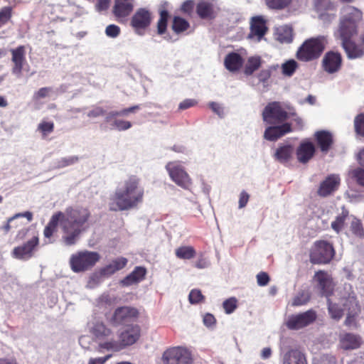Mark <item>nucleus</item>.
I'll return each instance as SVG.
<instances>
[{
    "label": "nucleus",
    "mask_w": 364,
    "mask_h": 364,
    "mask_svg": "<svg viewBox=\"0 0 364 364\" xmlns=\"http://www.w3.org/2000/svg\"><path fill=\"white\" fill-rule=\"evenodd\" d=\"M144 188L141 180L135 175L129 176L121 188L115 191L110 198L109 208L112 211H124L136 208L144 201Z\"/></svg>",
    "instance_id": "f257e3e1"
},
{
    "label": "nucleus",
    "mask_w": 364,
    "mask_h": 364,
    "mask_svg": "<svg viewBox=\"0 0 364 364\" xmlns=\"http://www.w3.org/2000/svg\"><path fill=\"white\" fill-rule=\"evenodd\" d=\"M62 219V230L67 235L63 237L65 245L70 246L76 240L83 230L84 225L90 218V212L86 208H68Z\"/></svg>",
    "instance_id": "f03ea898"
},
{
    "label": "nucleus",
    "mask_w": 364,
    "mask_h": 364,
    "mask_svg": "<svg viewBox=\"0 0 364 364\" xmlns=\"http://www.w3.org/2000/svg\"><path fill=\"white\" fill-rule=\"evenodd\" d=\"M362 18V13L353 6H348L340 19L338 33L341 42L350 40L358 33V25Z\"/></svg>",
    "instance_id": "7ed1b4c3"
},
{
    "label": "nucleus",
    "mask_w": 364,
    "mask_h": 364,
    "mask_svg": "<svg viewBox=\"0 0 364 364\" xmlns=\"http://www.w3.org/2000/svg\"><path fill=\"white\" fill-rule=\"evenodd\" d=\"M327 44L325 36H319L316 38H310L306 40L298 48L296 57L303 62H309L318 59Z\"/></svg>",
    "instance_id": "20e7f679"
},
{
    "label": "nucleus",
    "mask_w": 364,
    "mask_h": 364,
    "mask_svg": "<svg viewBox=\"0 0 364 364\" xmlns=\"http://www.w3.org/2000/svg\"><path fill=\"white\" fill-rule=\"evenodd\" d=\"M141 336V328L139 325H130L123 329L118 335V341H110L100 344L107 350L119 351L138 341Z\"/></svg>",
    "instance_id": "39448f33"
},
{
    "label": "nucleus",
    "mask_w": 364,
    "mask_h": 364,
    "mask_svg": "<svg viewBox=\"0 0 364 364\" xmlns=\"http://www.w3.org/2000/svg\"><path fill=\"white\" fill-rule=\"evenodd\" d=\"M334 256L333 245L326 240L314 242L309 252V260L313 264H328Z\"/></svg>",
    "instance_id": "423d86ee"
},
{
    "label": "nucleus",
    "mask_w": 364,
    "mask_h": 364,
    "mask_svg": "<svg viewBox=\"0 0 364 364\" xmlns=\"http://www.w3.org/2000/svg\"><path fill=\"white\" fill-rule=\"evenodd\" d=\"M100 259V255L97 252L80 251L72 255L70 265L74 272H82L92 269Z\"/></svg>",
    "instance_id": "0eeeda50"
},
{
    "label": "nucleus",
    "mask_w": 364,
    "mask_h": 364,
    "mask_svg": "<svg viewBox=\"0 0 364 364\" xmlns=\"http://www.w3.org/2000/svg\"><path fill=\"white\" fill-rule=\"evenodd\" d=\"M288 112L283 108L280 102H271L262 111V119L265 123L271 125L283 124L289 118Z\"/></svg>",
    "instance_id": "6e6552de"
},
{
    "label": "nucleus",
    "mask_w": 364,
    "mask_h": 364,
    "mask_svg": "<svg viewBox=\"0 0 364 364\" xmlns=\"http://www.w3.org/2000/svg\"><path fill=\"white\" fill-rule=\"evenodd\" d=\"M139 311L132 306H122L117 307L109 319L113 326H125L129 323L135 322L139 317Z\"/></svg>",
    "instance_id": "1a4fd4ad"
},
{
    "label": "nucleus",
    "mask_w": 364,
    "mask_h": 364,
    "mask_svg": "<svg viewBox=\"0 0 364 364\" xmlns=\"http://www.w3.org/2000/svg\"><path fill=\"white\" fill-rule=\"evenodd\" d=\"M162 359L165 364H192L193 363L191 353L181 347L167 349L163 353Z\"/></svg>",
    "instance_id": "9d476101"
},
{
    "label": "nucleus",
    "mask_w": 364,
    "mask_h": 364,
    "mask_svg": "<svg viewBox=\"0 0 364 364\" xmlns=\"http://www.w3.org/2000/svg\"><path fill=\"white\" fill-rule=\"evenodd\" d=\"M152 18V14L149 9L140 8L133 14L130 21V26L136 33L144 35L145 31L150 26Z\"/></svg>",
    "instance_id": "9b49d317"
},
{
    "label": "nucleus",
    "mask_w": 364,
    "mask_h": 364,
    "mask_svg": "<svg viewBox=\"0 0 364 364\" xmlns=\"http://www.w3.org/2000/svg\"><path fill=\"white\" fill-rule=\"evenodd\" d=\"M166 168L169 176L178 186L188 189L191 186V179L184 168L178 162H168Z\"/></svg>",
    "instance_id": "f8f14e48"
},
{
    "label": "nucleus",
    "mask_w": 364,
    "mask_h": 364,
    "mask_svg": "<svg viewBox=\"0 0 364 364\" xmlns=\"http://www.w3.org/2000/svg\"><path fill=\"white\" fill-rule=\"evenodd\" d=\"M316 318V312L309 309L305 312L290 316L286 326L289 329L298 330L313 323Z\"/></svg>",
    "instance_id": "ddd939ff"
},
{
    "label": "nucleus",
    "mask_w": 364,
    "mask_h": 364,
    "mask_svg": "<svg viewBox=\"0 0 364 364\" xmlns=\"http://www.w3.org/2000/svg\"><path fill=\"white\" fill-rule=\"evenodd\" d=\"M38 245V237L33 236L26 242L15 247L11 252V255L14 258L17 259L28 260L34 255Z\"/></svg>",
    "instance_id": "4468645a"
},
{
    "label": "nucleus",
    "mask_w": 364,
    "mask_h": 364,
    "mask_svg": "<svg viewBox=\"0 0 364 364\" xmlns=\"http://www.w3.org/2000/svg\"><path fill=\"white\" fill-rule=\"evenodd\" d=\"M314 279L317 282V287L322 296L328 298L333 293L334 284L332 277L324 270L315 272Z\"/></svg>",
    "instance_id": "2eb2a0df"
},
{
    "label": "nucleus",
    "mask_w": 364,
    "mask_h": 364,
    "mask_svg": "<svg viewBox=\"0 0 364 364\" xmlns=\"http://www.w3.org/2000/svg\"><path fill=\"white\" fill-rule=\"evenodd\" d=\"M341 184V178L337 174H330L321 181L317 191V194L326 198L336 191Z\"/></svg>",
    "instance_id": "dca6fc26"
},
{
    "label": "nucleus",
    "mask_w": 364,
    "mask_h": 364,
    "mask_svg": "<svg viewBox=\"0 0 364 364\" xmlns=\"http://www.w3.org/2000/svg\"><path fill=\"white\" fill-rule=\"evenodd\" d=\"M134 0H114L112 13L120 23L127 21L134 9Z\"/></svg>",
    "instance_id": "f3484780"
},
{
    "label": "nucleus",
    "mask_w": 364,
    "mask_h": 364,
    "mask_svg": "<svg viewBox=\"0 0 364 364\" xmlns=\"http://www.w3.org/2000/svg\"><path fill=\"white\" fill-rule=\"evenodd\" d=\"M316 147L312 141L305 139L301 141L296 150V156L301 164H307L315 155Z\"/></svg>",
    "instance_id": "a211bd4d"
},
{
    "label": "nucleus",
    "mask_w": 364,
    "mask_h": 364,
    "mask_svg": "<svg viewBox=\"0 0 364 364\" xmlns=\"http://www.w3.org/2000/svg\"><path fill=\"white\" fill-rule=\"evenodd\" d=\"M274 125L268 127L264 131V138L268 141H276L287 134L293 132L292 124L289 122Z\"/></svg>",
    "instance_id": "6ab92c4d"
},
{
    "label": "nucleus",
    "mask_w": 364,
    "mask_h": 364,
    "mask_svg": "<svg viewBox=\"0 0 364 364\" xmlns=\"http://www.w3.org/2000/svg\"><path fill=\"white\" fill-rule=\"evenodd\" d=\"M341 65L342 56L338 52H327L322 60L323 70L331 74L338 72L341 69Z\"/></svg>",
    "instance_id": "aec40b11"
},
{
    "label": "nucleus",
    "mask_w": 364,
    "mask_h": 364,
    "mask_svg": "<svg viewBox=\"0 0 364 364\" xmlns=\"http://www.w3.org/2000/svg\"><path fill=\"white\" fill-rule=\"evenodd\" d=\"M11 60L14 63L12 73L20 77L22 73L24 63L26 62V48L24 46H19L16 48L11 49Z\"/></svg>",
    "instance_id": "412c9836"
},
{
    "label": "nucleus",
    "mask_w": 364,
    "mask_h": 364,
    "mask_svg": "<svg viewBox=\"0 0 364 364\" xmlns=\"http://www.w3.org/2000/svg\"><path fill=\"white\" fill-rule=\"evenodd\" d=\"M314 139L318 148L323 153H327L333 144V134L326 130H319L314 133Z\"/></svg>",
    "instance_id": "4be33fe9"
},
{
    "label": "nucleus",
    "mask_w": 364,
    "mask_h": 364,
    "mask_svg": "<svg viewBox=\"0 0 364 364\" xmlns=\"http://www.w3.org/2000/svg\"><path fill=\"white\" fill-rule=\"evenodd\" d=\"M196 13L202 19H213L217 15L214 4L208 0H203L197 4Z\"/></svg>",
    "instance_id": "5701e85b"
},
{
    "label": "nucleus",
    "mask_w": 364,
    "mask_h": 364,
    "mask_svg": "<svg viewBox=\"0 0 364 364\" xmlns=\"http://www.w3.org/2000/svg\"><path fill=\"white\" fill-rule=\"evenodd\" d=\"M128 263V259L124 257H117L112 262L100 269V274L102 277H109L115 272L124 269Z\"/></svg>",
    "instance_id": "b1692460"
},
{
    "label": "nucleus",
    "mask_w": 364,
    "mask_h": 364,
    "mask_svg": "<svg viewBox=\"0 0 364 364\" xmlns=\"http://www.w3.org/2000/svg\"><path fill=\"white\" fill-rule=\"evenodd\" d=\"M363 343L360 336L351 333H346L340 336V345L344 350H353L360 347Z\"/></svg>",
    "instance_id": "393cba45"
},
{
    "label": "nucleus",
    "mask_w": 364,
    "mask_h": 364,
    "mask_svg": "<svg viewBox=\"0 0 364 364\" xmlns=\"http://www.w3.org/2000/svg\"><path fill=\"white\" fill-rule=\"evenodd\" d=\"M146 274V268L143 267H136L134 269L122 279L119 283L123 287H129L134 284H137L144 279Z\"/></svg>",
    "instance_id": "a878e982"
},
{
    "label": "nucleus",
    "mask_w": 364,
    "mask_h": 364,
    "mask_svg": "<svg viewBox=\"0 0 364 364\" xmlns=\"http://www.w3.org/2000/svg\"><path fill=\"white\" fill-rule=\"evenodd\" d=\"M341 45L350 59L358 58L364 55V48L356 44L352 39L341 42Z\"/></svg>",
    "instance_id": "bb28decb"
},
{
    "label": "nucleus",
    "mask_w": 364,
    "mask_h": 364,
    "mask_svg": "<svg viewBox=\"0 0 364 364\" xmlns=\"http://www.w3.org/2000/svg\"><path fill=\"white\" fill-rule=\"evenodd\" d=\"M244 63L242 57L237 53L231 52L228 53L224 60L225 68L230 72H237L242 66Z\"/></svg>",
    "instance_id": "cd10ccee"
},
{
    "label": "nucleus",
    "mask_w": 364,
    "mask_h": 364,
    "mask_svg": "<svg viewBox=\"0 0 364 364\" xmlns=\"http://www.w3.org/2000/svg\"><path fill=\"white\" fill-rule=\"evenodd\" d=\"M294 147L291 144H284L279 146L276 149L274 157L275 160L281 164L289 162L293 156Z\"/></svg>",
    "instance_id": "c85d7f7f"
},
{
    "label": "nucleus",
    "mask_w": 364,
    "mask_h": 364,
    "mask_svg": "<svg viewBox=\"0 0 364 364\" xmlns=\"http://www.w3.org/2000/svg\"><path fill=\"white\" fill-rule=\"evenodd\" d=\"M282 364H308L306 356L300 350L291 349L283 357Z\"/></svg>",
    "instance_id": "c756f323"
},
{
    "label": "nucleus",
    "mask_w": 364,
    "mask_h": 364,
    "mask_svg": "<svg viewBox=\"0 0 364 364\" xmlns=\"http://www.w3.org/2000/svg\"><path fill=\"white\" fill-rule=\"evenodd\" d=\"M64 213L61 211H58L54 213L48 225L45 227L43 230V235L46 238H50L53 233L57 231L58 225L60 223V225L62 226V219H63Z\"/></svg>",
    "instance_id": "7c9ffc66"
},
{
    "label": "nucleus",
    "mask_w": 364,
    "mask_h": 364,
    "mask_svg": "<svg viewBox=\"0 0 364 364\" xmlns=\"http://www.w3.org/2000/svg\"><path fill=\"white\" fill-rule=\"evenodd\" d=\"M90 333L97 339H105L112 335V330L102 321H97L93 323Z\"/></svg>",
    "instance_id": "2f4dec72"
},
{
    "label": "nucleus",
    "mask_w": 364,
    "mask_h": 364,
    "mask_svg": "<svg viewBox=\"0 0 364 364\" xmlns=\"http://www.w3.org/2000/svg\"><path fill=\"white\" fill-rule=\"evenodd\" d=\"M251 34L262 38L267 32L265 22L260 16L252 18L251 23Z\"/></svg>",
    "instance_id": "473e14b6"
},
{
    "label": "nucleus",
    "mask_w": 364,
    "mask_h": 364,
    "mask_svg": "<svg viewBox=\"0 0 364 364\" xmlns=\"http://www.w3.org/2000/svg\"><path fill=\"white\" fill-rule=\"evenodd\" d=\"M23 217L26 218L28 221L31 222L33 219V214L29 211L16 213L14 216L9 218L7 220L6 223L4 225H3L1 228L5 232V233H8L11 229H13V223L14 222V220Z\"/></svg>",
    "instance_id": "72a5a7b5"
},
{
    "label": "nucleus",
    "mask_w": 364,
    "mask_h": 364,
    "mask_svg": "<svg viewBox=\"0 0 364 364\" xmlns=\"http://www.w3.org/2000/svg\"><path fill=\"white\" fill-rule=\"evenodd\" d=\"M190 27L189 23L180 16H174L172 21L171 28L176 33L186 31Z\"/></svg>",
    "instance_id": "f704fd0d"
},
{
    "label": "nucleus",
    "mask_w": 364,
    "mask_h": 364,
    "mask_svg": "<svg viewBox=\"0 0 364 364\" xmlns=\"http://www.w3.org/2000/svg\"><path fill=\"white\" fill-rule=\"evenodd\" d=\"M176 256L182 259H191L196 256V250L191 246H181L176 250Z\"/></svg>",
    "instance_id": "c9c22d12"
},
{
    "label": "nucleus",
    "mask_w": 364,
    "mask_h": 364,
    "mask_svg": "<svg viewBox=\"0 0 364 364\" xmlns=\"http://www.w3.org/2000/svg\"><path fill=\"white\" fill-rule=\"evenodd\" d=\"M311 299V294L308 290H301L293 298L291 305L300 306L306 304Z\"/></svg>",
    "instance_id": "e433bc0d"
},
{
    "label": "nucleus",
    "mask_w": 364,
    "mask_h": 364,
    "mask_svg": "<svg viewBox=\"0 0 364 364\" xmlns=\"http://www.w3.org/2000/svg\"><path fill=\"white\" fill-rule=\"evenodd\" d=\"M261 66V58L259 57H250L245 66L244 73L246 75H251Z\"/></svg>",
    "instance_id": "4c0bfd02"
},
{
    "label": "nucleus",
    "mask_w": 364,
    "mask_h": 364,
    "mask_svg": "<svg viewBox=\"0 0 364 364\" xmlns=\"http://www.w3.org/2000/svg\"><path fill=\"white\" fill-rule=\"evenodd\" d=\"M169 14L166 9L159 11V19L157 22V33L159 35L165 33L167 28V23Z\"/></svg>",
    "instance_id": "58836bf2"
},
{
    "label": "nucleus",
    "mask_w": 364,
    "mask_h": 364,
    "mask_svg": "<svg viewBox=\"0 0 364 364\" xmlns=\"http://www.w3.org/2000/svg\"><path fill=\"white\" fill-rule=\"evenodd\" d=\"M293 0H264L267 6L273 10H283L288 8Z\"/></svg>",
    "instance_id": "ea45409f"
},
{
    "label": "nucleus",
    "mask_w": 364,
    "mask_h": 364,
    "mask_svg": "<svg viewBox=\"0 0 364 364\" xmlns=\"http://www.w3.org/2000/svg\"><path fill=\"white\" fill-rule=\"evenodd\" d=\"M299 67L298 63L293 59L284 62L282 65V73L284 76L291 77Z\"/></svg>",
    "instance_id": "a19ab883"
},
{
    "label": "nucleus",
    "mask_w": 364,
    "mask_h": 364,
    "mask_svg": "<svg viewBox=\"0 0 364 364\" xmlns=\"http://www.w3.org/2000/svg\"><path fill=\"white\" fill-rule=\"evenodd\" d=\"M327 303L328 310L331 317L336 321L340 320L343 315V309H341L338 304L331 302L329 299H327Z\"/></svg>",
    "instance_id": "79ce46f5"
},
{
    "label": "nucleus",
    "mask_w": 364,
    "mask_h": 364,
    "mask_svg": "<svg viewBox=\"0 0 364 364\" xmlns=\"http://www.w3.org/2000/svg\"><path fill=\"white\" fill-rule=\"evenodd\" d=\"M349 175L358 185L364 187V169L363 168H356L351 170Z\"/></svg>",
    "instance_id": "37998d69"
},
{
    "label": "nucleus",
    "mask_w": 364,
    "mask_h": 364,
    "mask_svg": "<svg viewBox=\"0 0 364 364\" xmlns=\"http://www.w3.org/2000/svg\"><path fill=\"white\" fill-rule=\"evenodd\" d=\"M287 109L289 110L288 114H289V117H293V122H294L295 129L298 130H302L304 128V121L301 117H300L295 109L290 106H287Z\"/></svg>",
    "instance_id": "c03bdc74"
},
{
    "label": "nucleus",
    "mask_w": 364,
    "mask_h": 364,
    "mask_svg": "<svg viewBox=\"0 0 364 364\" xmlns=\"http://www.w3.org/2000/svg\"><path fill=\"white\" fill-rule=\"evenodd\" d=\"M348 216V212L343 211L341 214L336 216V220L331 223V228L336 232H339L343 228L345 221Z\"/></svg>",
    "instance_id": "a18cd8bd"
},
{
    "label": "nucleus",
    "mask_w": 364,
    "mask_h": 364,
    "mask_svg": "<svg viewBox=\"0 0 364 364\" xmlns=\"http://www.w3.org/2000/svg\"><path fill=\"white\" fill-rule=\"evenodd\" d=\"M12 8L4 6L0 9V28L8 23L12 17Z\"/></svg>",
    "instance_id": "49530a36"
},
{
    "label": "nucleus",
    "mask_w": 364,
    "mask_h": 364,
    "mask_svg": "<svg viewBox=\"0 0 364 364\" xmlns=\"http://www.w3.org/2000/svg\"><path fill=\"white\" fill-rule=\"evenodd\" d=\"M188 300L191 304H197L203 302L205 296L202 294L200 290L194 289L189 293Z\"/></svg>",
    "instance_id": "de8ad7c7"
},
{
    "label": "nucleus",
    "mask_w": 364,
    "mask_h": 364,
    "mask_svg": "<svg viewBox=\"0 0 364 364\" xmlns=\"http://www.w3.org/2000/svg\"><path fill=\"white\" fill-rule=\"evenodd\" d=\"M223 307L227 314H232L237 307V300L235 297H230L223 303Z\"/></svg>",
    "instance_id": "09e8293b"
},
{
    "label": "nucleus",
    "mask_w": 364,
    "mask_h": 364,
    "mask_svg": "<svg viewBox=\"0 0 364 364\" xmlns=\"http://www.w3.org/2000/svg\"><path fill=\"white\" fill-rule=\"evenodd\" d=\"M38 130L41 132L42 136L46 137L54 130V123L53 122H41L38 126Z\"/></svg>",
    "instance_id": "8fccbe9b"
},
{
    "label": "nucleus",
    "mask_w": 364,
    "mask_h": 364,
    "mask_svg": "<svg viewBox=\"0 0 364 364\" xmlns=\"http://www.w3.org/2000/svg\"><path fill=\"white\" fill-rule=\"evenodd\" d=\"M350 230L353 234L358 237H363L364 235L363 225L359 220H354L351 222Z\"/></svg>",
    "instance_id": "3c124183"
},
{
    "label": "nucleus",
    "mask_w": 364,
    "mask_h": 364,
    "mask_svg": "<svg viewBox=\"0 0 364 364\" xmlns=\"http://www.w3.org/2000/svg\"><path fill=\"white\" fill-rule=\"evenodd\" d=\"M79 160V158L76 156H72L68 157H64L60 159L58 161V168H64L70 165H73L77 163Z\"/></svg>",
    "instance_id": "603ef678"
},
{
    "label": "nucleus",
    "mask_w": 364,
    "mask_h": 364,
    "mask_svg": "<svg viewBox=\"0 0 364 364\" xmlns=\"http://www.w3.org/2000/svg\"><path fill=\"white\" fill-rule=\"evenodd\" d=\"M355 129L358 134L364 136V114H360L355 117Z\"/></svg>",
    "instance_id": "864d4df0"
},
{
    "label": "nucleus",
    "mask_w": 364,
    "mask_h": 364,
    "mask_svg": "<svg viewBox=\"0 0 364 364\" xmlns=\"http://www.w3.org/2000/svg\"><path fill=\"white\" fill-rule=\"evenodd\" d=\"M277 68H278V65H272V66L269 67V69L261 70L260 73H259V80L263 82H266L271 77L272 71L276 70L277 69Z\"/></svg>",
    "instance_id": "5fc2aeb1"
},
{
    "label": "nucleus",
    "mask_w": 364,
    "mask_h": 364,
    "mask_svg": "<svg viewBox=\"0 0 364 364\" xmlns=\"http://www.w3.org/2000/svg\"><path fill=\"white\" fill-rule=\"evenodd\" d=\"M194 5L195 4L193 0H186L182 4L181 11L183 14L191 16L193 11Z\"/></svg>",
    "instance_id": "6e6d98bb"
},
{
    "label": "nucleus",
    "mask_w": 364,
    "mask_h": 364,
    "mask_svg": "<svg viewBox=\"0 0 364 364\" xmlns=\"http://www.w3.org/2000/svg\"><path fill=\"white\" fill-rule=\"evenodd\" d=\"M105 33L109 37L116 38L120 33V28L117 25L110 24L107 26Z\"/></svg>",
    "instance_id": "4d7b16f0"
},
{
    "label": "nucleus",
    "mask_w": 364,
    "mask_h": 364,
    "mask_svg": "<svg viewBox=\"0 0 364 364\" xmlns=\"http://www.w3.org/2000/svg\"><path fill=\"white\" fill-rule=\"evenodd\" d=\"M112 125L119 131L127 130L132 127L130 122L122 119L114 120Z\"/></svg>",
    "instance_id": "13d9d810"
},
{
    "label": "nucleus",
    "mask_w": 364,
    "mask_h": 364,
    "mask_svg": "<svg viewBox=\"0 0 364 364\" xmlns=\"http://www.w3.org/2000/svg\"><path fill=\"white\" fill-rule=\"evenodd\" d=\"M51 91L52 88L50 87H41L34 93L33 98L36 100H38L40 99L46 97L49 95Z\"/></svg>",
    "instance_id": "bf43d9fd"
},
{
    "label": "nucleus",
    "mask_w": 364,
    "mask_h": 364,
    "mask_svg": "<svg viewBox=\"0 0 364 364\" xmlns=\"http://www.w3.org/2000/svg\"><path fill=\"white\" fill-rule=\"evenodd\" d=\"M277 40L281 43H291L293 40L291 32L285 30L283 33H278Z\"/></svg>",
    "instance_id": "052dcab7"
},
{
    "label": "nucleus",
    "mask_w": 364,
    "mask_h": 364,
    "mask_svg": "<svg viewBox=\"0 0 364 364\" xmlns=\"http://www.w3.org/2000/svg\"><path fill=\"white\" fill-rule=\"evenodd\" d=\"M270 279L267 273L260 272L257 275V282L259 286L264 287L268 284Z\"/></svg>",
    "instance_id": "680f3d73"
},
{
    "label": "nucleus",
    "mask_w": 364,
    "mask_h": 364,
    "mask_svg": "<svg viewBox=\"0 0 364 364\" xmlns=\"http://www.w3.org/2000/svg\"><path fill=\"white\" fill-rule=\"evenodd\" d=\"M105 114V110L100 107H95L87 112V117L90 118H97L103 116Z\"/></svg>",
    "instance_id": "e2e57ef3"
},
{
    "label": "nucleus",
    "mask_w": 364,
    "mask_h": 364,
    "mask_svg": "<svg viewBox=\"0 0 364 364\" xmlns=\"http://www.w3.org/2000/svg\"><path fill=\"white\" fill-rule=\"evenodd\" d=\"M198 102L194 99H186L179 104L178 109L181 110L187 109L196 106Z\"/></svg>",
    "instance_id": "0e129e2a"
},
{
    "label": "nucleus",
    "mask_w": 364,
    "mask_h": 364,
    "mask_svg": "<svg viewBox=\"0 0 364 364\" xmlns=\"http://www.w3.org/2000/svg\"><path fill=\"white\" fill-rule=\"evenodd\" d=\"M250 199V195L245 191H242L240 194L239 198V208H242L246 206Z\"/></svg>",
    "instance_id": "69168bd1"
},
{
    "label": "nucleus",
    "mask_w": 364,
    "mask_h": 364,
    "mask_svg": "<svg viewBox=\"0 0 364 364\" xmlns=\"http://www.w3.org/2000/svg\"><path fill=\"white\" fill-rule=\"evenodd\" d=\"M203 323L207 327H212L215 324L216 319L215 316L211 314H206L203 316Z\"/></svg>",
    "instance_id": "338daca9"
},
{
    "label": "nucleus",
    "mask_w": 364,
    "mask_h": 364,
    "mask_svg": "<svg viewBox=\"0 0 364 364\" xmlns=\"http://www.w3.org/2000/svg\"><path fill=\"white\" fill-rule=\"evenodd\" d=\"M344 324L348 327H357V322L355 316L351 314H348L345 319Z\"/></svg>",
    "instance_id": "774afa93"
}]
</instances>
